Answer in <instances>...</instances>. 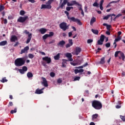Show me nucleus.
Returning a JSON list of instances; mask_svg holds the SVG:
<instances>
[{
  "mask_svg": "<svg viewBox=\"0 0 125 125\" xmlns=\"http://www.w3.org/2000/svg\"><path fill=\"white\" fill-rule=\"evenodd\" d=\"M6 78L5 77L4 78H2L1 80H0L1 83H6L7 82V80L6 79Z\"/></svg>",
  "mask_w": 125,
  "mask_h": 125,
  "instance_id": "nucleus-38",
  "label": "nucleus"
},
{
  "mask_svg": "<svg viewBox=\"0 0 125 125\" xmlns=\"http://www.w3.org/2000/svg\"><path fill=\"white\" fill-rule=\"evenodd\" d=\"M83 71H84V70L83 69H79V73H83Z\"/></svg>",
  "mask_w": 125,
  "mask_h": 125,
  "instance_id": "nucleus-63",
  "label": "nucleus"
},
{
  "mask_svg": "<svg viewBox=\"0 0 125 125\" xmlns=\"http://www.w3.org/2000/svg\"><path fill=\"white\" fill-rule=\"evenodd\" d=\"M119 54H120V56H121L122 58V60L123 61H125V54H124V53H123L121 51H117L116 52H115L114 54L115 57H118V55H119Z\"/></svg>",
  "mask_w": 125,
  "mask_h": 125,
  "instance_id": "nucleus-5",
  "label": "nucleus"
},
{
  "mask_svg": "<svg viewBox=\"0 0 125 125\" xmlns=\"http://www.w3.org/2000/svg\"><path fill=\"white\" fill-rule=\"evenodd\" d=\"M29 49V46H27L24 48V49L21 50V54H23V53H25V52H28V50Z\"/></svg>",
  "mask_w": 125,
  "mask_h": 125,
  "instance_id": "nucleus-18",
  "label": "nucleus"
},
{
  "mask_svg": "<svg viewBox=\"0 0 125 125\" xmlns=\"http://www.w3.org/2000/svg\"><path fill=\"white\" fill-rule=\"evenodd\" d=\"M7 44V41H4L0 42V46H3Z\"/></svg>",
  "mask_w": 125,
  "mask_h": 125,
  "instance_id": "nucleus-24",
  "label": "nucleus"
},
{
  "mask_svg": "<svg viewBox=\"0 0 125 125\" xmlns=\"http://www.w3.org/2000/svg\"><path fill=\"white\" fill-rule=\"evenodd\" d=\"M74 72L75 74H76V75H77V74L79 73V69H75L74 70Z\"/></svg>",
  "mask_w": 125,
  "mask_h": 125,
  "instance_id": "nucleus-59",
  "label": "nucleus"
},
{
  "mask_svg": "<svg viewBox=\"0 0 125 125\" xmlns=\"http://www.w3.org/2000/svg\"><path fill=\"white\" fill-rule=\"evenodd\" d=\"M42 60L43 61H45V62H47V64H49L50 63H51V58L48 57H45L42 58Z\"/></svg>",
  "mask_w": 125,
  "mask_h": 125,
  "instance_id": "nucleus-10",
  "label": "nucleus"
},
{
  "mask_svg": "<svg viewBox=\"0 0 125 125\" xmlns=\"http://www.w3.org/2000/svg\"><path fill=\"white\" fill-rule=\"evenodd\" d=\"M53 1H54V0H49L46 2V4L48 5H51V4L53 2Z\"/></svg>",
  "mask_w": 125,
  "mask_h": 125,
  "instance_id": "nucleus-29",
  "label": "nucleus"
},
{
  "mask_svg": "<svg viewBox=\"0 0 125 125\" xmlns=\"http://www.w3.org/2000/svg\"><path fill=\"white\" fill-rule=\"evenodd\" d=\"M47 31V30L43 28H41L39 30V32H40V33H41V34H42V35L45 34Z\"/></svg>",
  "mask_w": 125,
  "mask_h": 125,
  "instance_id": "nucleus-16",
  "label": "nucleus"
},
{
  "mask_svg": "<svg viewBox=\"0 0 125 125\" xmlns=\"http://www.w3.org/2000/svg\"><path fill=\"white\" fill-rule=\"evenodd\" d=\"M111 46V43L107 42L105 43V47H110Z\"/></svg>",
  "mask_w": 125,
  "mask_h": 125,
  "instance_id": "nucleus-48",
  "label": "nucleus"
},
{
  "mask_svg": "<svg viewBox=\"0 0 125 125\" xmlns=\"http://www.w3.org/2000/svg\"><path fill=\"white\" fill-rule=\"evenodd\" d=\"M121 40H122V38L120 37V36H118L117 38L116 39H115V40H114L116 42H120V41H121Z\"/></svg>",
  "mask_w": 125,
  "mask_h": 125,
  "instance_id": "nucleus-35",
  "label": "nucleus"
},
{
  "mask_svg": "<svg viewBox=\"0 0 125 125\" xmlns=\"http://www.w3.org/2000/svg\"><path fill=\"white\" fill-rule=\"evenodd\" d=\"M110 28H111V25L107 24V25L106 26L107 30H108V31L110 30Z\"/></svg>",
  "mask_w": 125,
  "mask_h": 125,
  "instance_id": "nucleus-56",
  "label": "nucleus"
},
{
  "mask_svg": "<svg viewBox=\"0 0 125 125\" xmlns=\"http://www.w3.org/2000/svg\"><path fill=\"white\" fill-rule=\"evenodd\" d=\"M28 39H27V41L26 42V43H29L30 42H31V40H32V33H30L28 35Z\"/></svg>",
  "mask_w": 125,
  "mask_h": 125,
  "instance_id": "nucleus-20",
  "label": "nucleus"
},
{
  "mask_svg": "<svg viewBox=\"0 0 125 125\" xmlns=\"http://www.w3.org/2000/svg\"><path fill=\"white\" fill-rule=\"evenodd\" d=\"M103 41H102L100 40H99L97 42V44L98 45H102V44H103Z\"/></svg>",
  "mask_w": 125,
  "mask_h": 125,
  "instance_id": "nucleus-32",
  "label": "nucleus"
},
{
  "mask_svg": "<svg viewBox=\"0 0 125 125\" xmlns=\"http://www.w3.org/2000/svg\"><path fill=\"white\" fill-rule=\"evenodd\" d=\"M78 5V6H80L79 7V10L82 11V10H83V8H82V4H79V5Z\"/></svg>",
  "mask_w": 125,
  "mask_h": 125,
  "instance_id": "nucleus-57",
  "label": "nucleus"
},
{
  "mask_svg": "<svg viewBox=\"0 0 125 125\" xmlns=\"http://www.w3.org/2000/svg\"><path fill=\"white\" fill-rule=\"evenodd\" d=\"M23 33L24 34H26V35H30V32H29V31H28V30H24Z\"/></svg>",
  "mask_w": 125,
  "mask_h": 125,
  "instance_id": "nucleus-53",
  "label": "nucleus"
},
{
  "mask_svg": "<svg viewBox=\"0 0 125 125\" xmlns=\"http://www.w3.org/2000/svg\"><path fill=\"white\" fill-rule=\"evenodd\" d=\"M70 46H72V45H71V44H70L69 43L66 44L65 45L66 48H69V47H70Z\"/></svg>",
  "mask_w": 125,
  "mask_h": 125,
  "instance_id": "nucleus-50",
  "label": "nucleus"
},
{
  "mask_svg": "<svg viewBox=\"0 0 125 125\" xmlns=\"http://www.w3.org/2000/svg\"><path fill=\"white\" fill-rule=\"evenodd\" d=\"M20 15H21V16H23L25 14V11L24 10H21L20 12Z\"/></svg>",
  "mask_w": 125,
  "mask_h": 125,
  "instance_id": "nucleus-47",
  "label": "nucleus"
},
{
  "mask_svg": "<svg viewBox=\"0 0 125 125\" xmlns=\"http://www.w3.org/2000/svg\"><path fill=\"white\" fill-rule=\"evenodd\" d=\"M112 16H116V15L114 14H110V15H107V16H105L103 19L104 20H108V19H109V17H111V20H112L113 19V17H112Z\"/></svg>",
  "mask_w": 125,
  "mask_h": 125,
  "instance_id": "nucleus-11",
  "label": "nucleus"
},
{
  "mask_svg": "<svg viewBox=\"0 0 125 125\" xmlns=\"http://www.w3.org/2000/svg\"><path fill=\"white\" fill-rule=\"evenodd\" d=\"M17 112V109L15 108L14 110H12L10 111L11 114H14V113H16Z\"/></svg>",
  "mask_w": 125,
  "mask_h": 125,
  "instance_id": "nucleus-44",
  "label": "nucleus"
},
{
  "mask_svg": "<svg viewBox=\"0 0 125 125\" xmlns=\"http://www.w3.org/2000/svg\"><path fill=\"white\" fill-rule=\"evenodd\" d=\"M66 4H67V1L66 0H63V2L61 4H60L58 8H57V10H59L60 8L63 9V8L65 7V5H66Z\"/></svg>",
  "mask_w": 125,
  "mask_h": 125,
  "instance_id": "nucleus-7",
  "label": "nucleus"
},
{
  "mask_svg": "<svg viewBox=\"0 0 125 125\" xmlns=\"http://www.w3.org/2000/svg\"><path fill=\"white\" fill-rule=\"evenodd\" d=\"M19 72H20V73L22 75H23V74H25V71H24L23 69H19Z\"/></svg>",
  "mask_w": 125,
  "mask_h": 125,
  "instance_id": "nucleus-42",
  "label": "nucleus"
},
{
  "mask_svg": "<svg viewBox=\"0 0 125 125\" xmlns=\"http://www.w3.org/2000/svg\"><path fill=\"white\" fill-rule=\"evenodd\" d=\"M57 83H62V80L59 79L57 81Z\"/></svg>",
  "mask_w": 125,
  "mask_h": 125,
  "instance_id": "nucleus-58",
  "label": "nucleus"
},
{
  "mask_svg": "<svg viewBox=\"0 0 125 125\" xmlns=\"http://www.w3.org/2000/svg\"><path fill=\"white\" fill-rule=\"evenodd\" d=\"M81 62L79 63L78 62H72L70 63L72 65V66H77V65H81Z\"/></svg>",
  "mask_w": 125,
  "mask_h": 125,
  "instance_id": "nucleus-30",
  "label": "nucleus"
},
{
  "mask_svg": "<svg viewBox=\"0 0 125 125\" xmlns=\"http://www.w3.org/2000/svg\"><path fill=\"white\" fill-rule=\"evenodd\" d=\"M59 58H60V54L58 53L57 55L54 56L55 60H59Z\"/></svg>",
  "mask_w": 125,
  "mask_h": 125,
  "instance_id": "nucleus-28",
  "label": "nucleus"
},
{
  "mask_svg": "<svg viewBox=\"0 0 125 125\" xmlns=\"http://www.w3.org/2000/svg\"><path fill=\"white\" fill-rule=\"evenodd\" d=\"M71 19V21H72V22H75L76 23H77L78 25H80V26H82L83 25V23L82 22H81V21L79 20L78 19H76L74 17H72V18Z\"/></svg>",
  "mask_w": 125,
  "mask_h": 125,
  "instance_id": "nucleus-6",
  "label": "nucleus"
},
{
  "mask_svg": "<svg viewBox=\"0 0 125 125\" xmlns=\"http://www.w3.org/2000/svg\"><path fill=\"white\" fill-rule=\"evenodd\" d=\"M66 57H67V58H71L72 57V54L70 53H67L66 54Z\"/></svg>",
  "mask_w": 125,
  "mask_h": 125,
  "instance_id": "nucleus-36",
  "label": "nucleus"
},
{
  "mask_svg": "<svg viewBox=\"0 0 125 125\" xmlns=\"http://www.w3.org/2000/svg\"><path fill=\"white\" fill-rule=\"evenodd\" d=\"M99 64L104 65L105 64V57H103L101 59V61L99 62Z\"/></svg>",
  "mask_w": 125,
  "mask_h": 125,
  "instance_id": "nucleus-21",
  "label": "nucleus"
},
{
  "mask_svg": "<svg viewBox=\"0 0 125 125\" xmlns=\"http://www.w3.org/2000/svg\"><path fill=\"white\" fill-rule=\"evenodd\" d=\"M113 45H114V48H116L117 47V43L115 41L113 42Z\"/></svg>",
  "mask_w": 125,
  "mask_h": 125,
  "instance_id": "nucleus-62",
  "label": "nucleus"
},
{
  "mask_svg": "<svg viewBox=\"0 0 125 125\" xmlns=\"http://www.w3.org/2000/svg\"><path fill=\"white\" fill-rule=\"evenodd\" d=\"M120 118H121V120H122V121H123V122H125V116L120 115Z\"/></svg>",
  "mask_w": 125,
  "mask_h": 125,
  "instance_id": "nucleus-51",
  "label": "nucleus"
},
{
  "mask_svg": "<svg viewBox=\"0 0 125 125\" xmlns=\"http://www.w3.org/2000/svg\"><path fill=\"white\" fill-rule=\"evenodd\" d=\"M54 35V33H53V32H50L49 34H48V36H49V38H50V37H53Z\"/></svg>",
  "mask_w": 125,
  "mask_h": 125,
  "instance_id": "nucleus-41",
  "label": "nucleus"
},
{
  "mask_svg": "<svg viewBox=\"0 0 125 125\" xmlns=\"http://www.w3.org/2000/svg\"><path fill=\"white\" fill-rule=\"evenodd\" d=\"M91 42H93V40L92 39H88L87 41V43H91Z\"/></svg>",
  "mask_w": 125,
  "mask_h": 125,
  "instance_id": "nucleus-45",
  "label": "nucleus"
},
{
  "mask_svg": "<svg viewBox=\"0 0 125 125\" xmlns=\"http://www.w3.org/2000/svg\"><path fill=\"white\" fill-rule=\"evenodd\" d=\"M68 43H69V44H70V45H73V40L72 39H69L68 40Z\"/></svg>",
  "mask_w": 125,
  "mask_h": 125,
  "instance_id": "nucleus-43",
  "label": "nucleus"
},
{
  "mask_svg": "<svg viewBox=\"0 0 125 125\" xmlns=\"http://www.w3.org/2000/svg\"><path fill=\"white\" fill-rule=\"evenodd\" d=\"M72 35H73V33H72V32H70L68 33V37L69 38H71V37H72Z\"/></svg>",
  "mask_w": 125,
  "mask_h": 125,
  "instance_id": "nucleus-60",
  "label": "nucleus"
},
{
  "mask_svg": "<svg viewBox=\"0 0 125 125\" xmlns=\"http://www.w3.org/2000/svg\"><path fill=\"white\" fill-rule=\"evenodd\" d=\"M17 37L15 35H13L11 38L10 41L12 42H15L16 41H17Z\"/></svg>",
  "mask_w": 125,
  "mask_h": 125,
  "instance_id": "nucleus-19",
  "label": "nucleus"
},
{
  "mask_svg": "<svg viewBox=\"0 0 125 125\" xmlns=\"http://www.w3.org/2000/svg\"><path fill=\"white\" fill-rule=\"evenodd\" d=\"M91 31L92 33H93V34H94L95 35H98V34L99 33V31H98V30H94L93 29H92Z\"/></svg>",
  "mask_w": 125,
  "mask_h": 125,
  "instance_id": "nucleus-27",
  "label": "nucleus"
},
{
  "mask_svg": "<svg viewBox=\"0 0 125 125\" xmlns=\"http://www.w3.org/2000/svg\"><path fill=\"white\" fill-rule=\"evenodd\" d=\"M104 40H105V36H104V35H102L100 37V40L104 42Z\"/></svg>",
  "mask_w": 125,
  "mask_h": 125,
  "instance_id": "nucleus-31",
  "label": "nucleus"
},
{
  "mask_svg": "<svg viewBox=\"0 0 125 125\" xmlns=\"http://www.w3.org/2000/svg\"><path fill=\"white\" fill-rule=\"evenodd\" d=\"M66 1V4L67 6H73V5H80V3L77 2L76 0H72L71 3L69 2V0H65Z\"/></svg>",
  "mask_w": 125,
  "mask_h": 125,
  "instance_id": "nucleus-4",
  "label": "nucleus"
},
{
  "mask_svg": "<svg viewBox=\"0 0 125 125\" xmlns=\"http://www.w3.org/2000/svg\"><path fill=\"white\" fill-rule=\"evenodd\" d=\"M81 51H82V48H81L79 47H77L75 49V55H79L80 53H81Z\"/></svg>",
  "mask_w": 125,
  "mask_h": 125,
  "instance_id": "nucleus-13",
  "label": "nucleus"
},
{
  "mask_svg": "<svg viewBox=\"0 0 125 125\" xmlns=\"http://www.w3.org/2000/svg\"><path fill=\"white\" fill-rule=\"evenodd\" d=\"M28 57L30 59H33V58H34V57H35V56H34V55H33L32 54H28Z\"/></svg>",
  "mask_w": 125,
  "mask_h": 125,
  "instance_id": "nucleus-40",
  "label": "nucleus"
},
{
  "mask_svg": "<svg viewBox=\"0 0 125 125\" xmlns=\"http://www.w3.org/2000/svg\"><path fill=\"white\" fill-rule=\"evenodd\" d=\"M92 106L96 110H100V109L102 108V104L97 100H94L92 102Z\"/></svg>",
  "mask_w": 125,
  "mask_h": 125,
  "instance_id": "nucleus-1",
  "label": "nucleus"
},
{
  "mask_svg": "<svg viewBox=\"0 0 125 125\" xmlns=\"http://www.w3.org/2000/svg\"><path fill=\"white\" fill-rule=\"evenodd\" d=\"M94 22H96V18H95V17H93L90 20V25H93Z\"/></svg>",
  "mask_w": 125,
  "mask_h": 125,
  "instance_id": "nucleus-23",
  "label": "nucleus"
},
{
  "mask_svg": "<svg viewBox=\"0 0 125 125\" xmlns=\"http://www.w3.org/2000/svg\"><path fill=\"white\" fill-rule=\"evenodd\" d=\"M10 106H13V103L12 102H9L8 107H10Z\"/></svg>",
  "mask_w": 125,
  "mask_h": 125,
  "instance_id": "nucleus-52",
  "label": "nucleus"
},
{
  "mask_svg": "<svg viewBox=\"0 0 125 125\" xmlns=\"http://www.w3.org/2000/svg\"><path fill=\"white\" fill-rule=\"evenodd\" d=\"M43 89H44V88H42L41 89H40L39 88L37 89L35 93H36V94H42V93H43V92L42 91Z\"/></svg>",
  "mask_w": 125,
  "mask_h": 125,
  "instance_id": "nucleus-15",
  "label": "nucleus"
},
{
  "mask_svg": "<svg viewBox=\"0 0 125 125\" xmlns=\"http://www.w3.org/2000/svg\"><path fill=\"white\" fill-rule=\"evenodd\" d=\"M28 19V16L25 17H20L18 19V22H20V23H24L26 20Z\"/></svg>",
  "mask_w": 125,
  "mask_h": 125,
  "instance_id": "nucleus-8",
  "label": "nucleus"
},
{
  "mask_svg": "<svg viewBox=\"0 0 125 125\" xmlns=\"http://www.w3.org/2000/svg\"><path fill=\"white\" fill-rule=\"evenodd\" d=\"M50 77H52V78H53L55 77V73L54 72H51L50 74Z\"/></svg>",
  "mask_w": 125,
  "mask_h": 125,
  "instance_id": "nucleus-49",
  "label": "nucleus"
},
{
  "mask_svg": "<svg viewBox=\"0 0 125 125\" xmlns=\"http://www.w3.org/2000/svg\"><path fill=\"white\" fill-rule=\"evenodd\" d=\"M42 84H43L44 86L45 87H47L48 86V84L47 83V81H46V79L44 77H42Z\"/></svg>",
  "mask_w": 125,
  "mask_h": 125,
  "instance_id": "nucleus-12",
  "label": "nucleus"
},
{
  "mask_svg": "<svg viewBox=\"0 0 125 125\" xmlns=\"http://www.w3.org/2000/svg\"><path fill=\"white\" fill-rule=\"evenodd\" d=\"M22 69L23 70V71L25 72H27V70H28V68L27 67V66H24L22 67Z\"/></svg>",
  "mask_w": 125,
  "mask_h": 125,
  "instance_id": "nucleus-39",
  "label": "nucleus"
},
{
  "mask_svg": "<svg viewBox=\"0 0 125 125\" xmlns=\"http://www.w3.org/2000/svg\"><path fill=\"white\" fill-rule=\"evenodd\" d=\"M98 117V114H95L92 115V119L93 120H95V119H97Z\"/></svg>",
  "mask_w": 125,
  "mask_h": 125,
  "instance_id": "nucleus-34",
  "label": "nucleus"
},
{
  "mask_svg": "<svg viewBox=\"0 0 125 125\" xmlns=\"http://www.w3.org/2000/svg\"><path fill=\"white\" fill-rule=\"evenodd\" d=\"M4 6L2 5H0V11H2V10H3V9H4Z\"/></svg>",
  "mask_w": 125,
  "mask_h": 125,
  "instance_id": "nucleus-46",
  "label": "nucleus"
},
{
  "mask_svg": "<svg viewBox=\"0 0 125 125\" xmlns=\"http://www.w3.org/2000/svg\"><path fill=\"white\" fill-rule=\"evenodd\" d=\"M25 64V60L23 58H17L15 61V65L17 67H21Z\"/></svg>",
  "mask_w": 125,
  "mask_h": 125,
  "instance_id": "nucleus-2",
  "label": "nucleus"
},
{
  "mask_svg": "<svg viewBox=\"0 0 125 125\" xmlns=\"http://www.w3.org/2000/svg\"><path fill=\"white\" fill-rule=\"evenodd\" d=\"M33 76L34 75H33V73H32V72H29L27 73V77L28 78V79L33 78Z\"/></svg>",
  "mask_w": 125,
  "mask_h": 125,
  "instance_id": "nucleus-25",
  "label": "nucleus"
},
{
  "mask_svg": "<svg viewBox=\"0 0 125 125\" xmlns=\"http://www.w3.org/2000/svg\"><path fill=\"white\" fill-rule=\"evenodd\" d=\"M47 38H49V36H48V34H45L44 36H42V40H46Z\"/></svg>",
  "mask_w": 125,
  "mask_h": 125,
  "instance_id": "nucleus-33",
  "label": "nucleus"
},
{
  "mask_svg": "<svg viewBox=\"0 0 125 125\" xmlns=\"http://www.w3.org/2000/svg\"><path fill=\"white\" fill-rule=\"evenodd\" d=\"M54 42H55V40H53L51 41H50V42H49V44H51L52 43H54Z\"/></svg>",
  "mask_w": 125,
  "mask_h": 125,
  "instance_id": "nucleus-55",
  "label": "nucleus"
},
{
  "mask_svg": "<svg viewBox=\"0 0 125 125\" xmlns=\"http://www.w3.org/2000/svg\"><path fill=\"white\" fill-rule=\"evenodd\" d=\"M59 27L60 29L64 31H66V30H69V25H67V23L65 22H61L59 24Z\"/></svg>",
  "mask_w": 125,
  "mask_h": 125,
  "instance_id": "nucleus-3",
  "label": "nucleus"
},
{
  "mask_svg": "<svg viewBox=\"0 0 125 125\" xmlns=\"http://www.w3.org/2000/svg\"><path fill=\"white\" fill-rule=\"evenodd\" d=\"M52 6L51 5L46 4H42L41 7V9H51Z\"/></svg>",
  "mask_w": 125,
  "mask_h": 125,
  "instance_id": "nucleus-9",
  "label": "nucleus"
},
{
  "mask_svg": "<svg viewBox=\"0 0 125 125\" xmlns=\"http://www.w3.org/2000/svg\"><path fill=\"white\" fill-rule=\"evenodd\" d=\"M104 2V0H101L100 1V6H103V3Z\"/></svg>",
  "mask_w": 125,
  "mask_h": 125,
  "instance_id": "nucleus-54",
  "label": "nucleus"
},
{
  "mask_svg": "<svg viewBox=\"0 0 125 125\" xmlns=\"http://www.w3.org/2000/svg\"><path fill=\"white\" fill-rule=\"evenodd\" d=\"M64 13L65 14H66V16H67V19H68V20H70V21H71V19L73 18V17H70V16H69V12H68V11H65Z\"/></svg>",
  "mask_w": 125,
  "mask_h": 125,
  "instance_id": "nucleus-26",
  "label": "nucleus"
},
{
  "mask_svg": "<svg viewBox=\"0 0 125 125\" xmlns=\"http://www.w3.org/2000/svg\"><path fill=\"white\" fill-rule=\"evenodd\" d=\"M93 6H94L95 7H99L98 0H95V2L93 4Z\"/></svg>",
  "mask_w": 125,
  "mask_h": 125,
  "instance_id": "nucleus-22",
  "label": "nucleus"
},
{
  "mask_svg": "<svg viewBox=\"0 0 125 125\" xmlns=\"http://www.w3.org/2000/svg\"><path fill=\"white\" fill-rule=\"evenodd\" d=\"M66 10H67V11H70V10H71L70 7H69V6L66 7Z\"/></svg>",
  "mask_w": 125,
  "mask_h": 125,
  "instance_id": "nucleus-61",
  "label": "nucleus"
},
{
  "mask_svg": "<svg viewBox=\"0 0 125 125\" xmlns=\"http://www.w3.org/2000/svg\"><path fill=\"white\" fill-rule=\"evenodd\" d=\"M29 49V46H27L24 48V49L21 50V54H23V53H25V52H28V50Z\"/></svg>",
  "mask_w": 125,
  "mask_h": 125,
  "instance_id": "nucleus-17",
  "label": "nucleus"
},
{
  "mask_svg": "<svg viewBox=\"0 0 125 125\" xmlns=\"http://www.w3.org/2000/svg\"><path fill=\"white\" fill-rule=\"evenodd\" d=\"M80 79H81V77L80 76H76L74 78V81L76 82V81H80Z\"/></svg>",
  "mask_w": 125,
  "mask_h": 125,
  "instance_id": "nucleus-37",
  "label": "nucleus"
},
{
  "mask_svg": "<svg viewBox=\"0 0 125 125\" xmlns=\"http://www.w3.org/2000/svg\"><path fill=\"white\" fill-rule=\"evenodd\" d=\"M62 67L66 68V64H65V62H62Z\"/></svg>",
  "mask_w": 125,
  "mask_h": 125,
  "instance_id": "nucleus-64",
  "label": "nucleus"
},
{
  "mask_svg": "<svg viewBox=\"0 0 125 125\" xmlns=\"http://www.w3.org/2000/svg\"><path fill=\"white\" fill-rule=\"evenodd\" d=\"M65 43H66V42H65L64 41L62 40L60 41L59 42L57 43V45L58 46H60L61 47H63V46L65 45Z\"/></svg>",
  "mask_w": 125,
  "mask_h": 125,
  "instance_id": "nucleus-14",
  "label": "nucleus"
}]
</instances>
